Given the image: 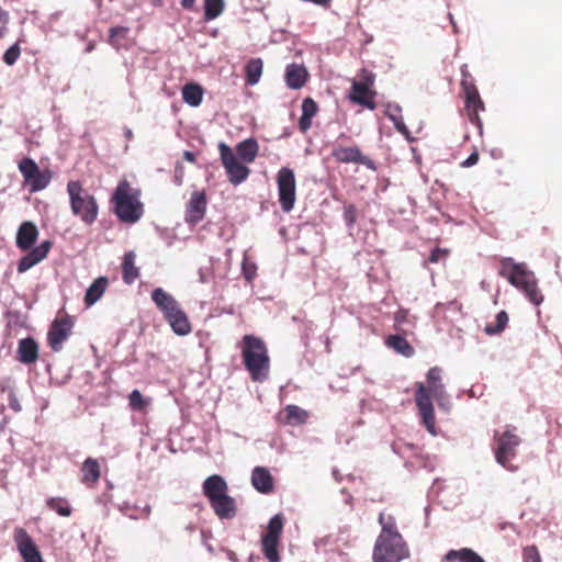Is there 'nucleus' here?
Wrapping results in <instances>:
<instances>
[{
	"label": "nucleus",
	"instance_id": "nucleus-3",
	"mask_svg": "<svg viewBox=\"0 0 562 562\" xmlns=\"http://www.w3.org/2000/svg\"><path fill=\"white\" fill-rule=\"evenodd\" d=\"M239 348L243 363L251 381H266L270 373V357L266 342L260 337L248 334L243 337Z\"/></svg>",
	"mask_w": 562,
	"mask_h": 562
},
{
	"label": "nucleus",
	"instance_id": "nucleus-16",
	"mask_svg": "<svg viewBox=\"0 0 562 562\" xmlns=\"http://www.w3.org/2000/svg\"><path fill=\"white\" fill-rule=\"evenodd\" d=\"M331 157L340 164H358L366 166L368 169L375 170L374 161L362 154L361 149L358 146H342L340 144H336L331 150Z\"/></svg>",
	"mask_w": 562,
	"mask_h": 562
},
{
	"label": "nucleus",
	"instance_id": "nucleus-45",
	"mask_svg": "<svg viewBox=\"0 0 562 562\" xmlns=\"http://www.w3.org/2000/svg\"><path fill=\"white\" fill-rule=\"evenodd\" d=\"M449 251L447 249L435 248L428 257L429 263H437L440 260H445L448 257Z\"/></svg>",
	"mask_w": 562,
	"mask_h": 562
},
{
	"label": "nucleus",
	"instance_id": "nucleus-46",
	"mask_svg": "<svg viewBox=\"0 0 562 562\" xmlns=\"http://www.w3.org/2000/svg\"><path fill=\"white\" fill-rule=\"evenodd\" d=\"M9 13L0 7V38H3L8 31Z\"/></svg>",
	"mask_w": 562,
	"mask_h": 562
},
{
	"label": "nucleus",
	"instance_id": "nucleus-7",
	"mask_svg": "<svg viewBox=\"0 0 562 562\" xmlns=\"http://www.w3.org/2000/svg\"><path fill=\"white\" fill-rule=\"evenodd\" d=\"M151 300L162 312L173 333L179 336H186L191 333V324L188 316L181 310L179 303L162 289L158 288L151 292Z\"/></svg>",
	"mask_w": 562,
	"mask_h": 562
},
{
	"label": "nucleus",
	"instance_id": "nucleus-15",
	"mask_svg": "<svg viewBox=\"0 0 562 562\" xmlns=\"http://www.w3.org/2000/svg\"><path fill=\"white\" fill-rule=\"evenodd\" d=\"M74 322L68 314L58 315L52 323L47 341L53 351L58 352L63 349L64 342L70 337Z\"/></svg>",
	"mask_w": 562,
	"mask_h": 562
},
{
	"label": "nucleus",
	"instance_id": "nucleus-50",
	"mask_svg": "<svg viewBox=\"0 0 562 562\" xmlns=\"http://www.w3.org/2000/svg\"><path fill=\"white\" fill-rule=\"evenodd\" d=\"M387 108H391V112L393 113V115H401V108L395 105V106H392V105H389Z\"/></svg>",
	"mask_w": 562,
	"mask_h": 562
},
{
	"label": "nucleus",
	"instance_id": "nucleus-53",
	"mask_svg": "<svg viewBox=\"0 0 562 562\" xmlns=\"http://www.w3.org/2000/svg\"><path fill=\"white\" fill-rule=\"evenodd\" d=\"M156 2H160L161 0H155Z\"/></svg>",
	"mask_w": 562,
	"mask_h": 562
},
{
	"label": "nucleus",
	"instance_id": "nucleus-8",
	"mask_svg": "<svg viewBox=\"0 0 562 562\" xmlns=\"http://www.w3.org/2000/svg\"><path fill=\"white\" fill-rule=\"evenodd\" d=\"M67 193L72 214L86 225H92L99 214L95 198L82 187L79 180H70L67 183Z\"/></svg>",
	"mask_w": 562,
	"mask_h": 562
},
{
	"label": "nucleus",
	"instance_id": "nucleus-24",
	"mask_svg": "<svg viewBox=\"0 0 562 562\" xmlns=\"http://www.w3.org/2000/svg\"><path fill=\"white\" fill-rule=\"evenodd\" d=\"M18 359L24 364H31L37 361L38 345L32 337H27L19 341Z\"/></svg>",
	"mask_w": 562,
	"mask_h": 562
},
{
	"label": "nucleus",
	"instance_id": "nucleus-34",
	"mask_svg": "<svg viewBox=\"0 0 562 562\" xmlns=\"http://www.w3.org/2000/svg\"><path fill=\"white\" fill-rule=\"evenodd\" d=\"M46 506L63 517H69L72 512L68 501L64 497H49L46 501Z\"/></svg>",
	"mask_w": 562,
	"mask_h": 562
},
{
	"label": "nucleus",
	"instance_id": "nucleus-26",
	"mask_svg": "<svg viewBox=\"0 0 562 562\" xmlns=\"http://www.w3.org/2000/svg\"><path fill=\"white\" fill-rule=\"evenodd\" d=\"M318 105L312 98H305L302 102V115L299 120V128L302 133L312 126V119L317 114Z\"/></svg>",
	"mask_w": 562,
	"mask_h": 562
},
{
	"label": "nucleus",
	"instance_id": "nucleus-43",
	"mask_svg": "<svg viewBox=\"0 0 562 562\" xmlns=\"http://www.w3.org/2000/svg\"><path fill=\"white\" fill-rule=\"evenodd\" d=\"M357 209L353 204L345 205L344 207V220L347 225L352 226L357 221Z\"/></svg>",
	"mask_w": 562,
	"mask_h": 562
},
{
	"label": "nucleus",
	"instance_id": "nucleus-52",
	"mask_svg": "<svg viewBox=\"0 0 562 562\" xmlns=\"http://www.w3.org/2000/svg\"><path fill=\"white\" fill-rule=\"evenodd\" d=\"M10 405L15 412H19L21 409L20 404L18 402L11 403Z\"/></svg>",
	"mask_w": 562,
	"mask_h": 562
},
{
	"label": "nucleus",
	"instance_id": "nucleus-10",
	"mask_svg": "<svg viewBox=\"0 0 562 562\" xmlns=\"http://www.w3.org/2000/svg\"><path fill=\"white\" fill-rule=\"evenodd\" d=\"M494 438L496 440V461L501 465L510 469L508 463L516 456V449L521 441L516 434V427L507 426L504 432H496Z\"/></svg>",
	"mask_w": 562,
	"mask_h": 562
},
{
	"label": "nucleus",
	"instance_id": "nucleus-37",
	"mask_svg": "<svg viewBox=\"0 0 562 562\" xmlns=\"http://www.w3.org/2000/svg\"><path fill=\"white\" fill-rule=\"evenodd\" d=\"M224 10L223 0H205L204 1V19L212 21L220 16Z\"/></svg>",
	"mask_w": 562,
	"mask_h": 562
},
{
	"label": "nucleus",
	"instance_id": "nucleus-1",
	"mask_svg": "<svg viewBox=\"0 0 562 562\" xmlns=\"http://www.w3.org/2000/svg\"><path fill=\"white\" fill-rule=\"evenodd\" d=\"M414 386V400L422 423L431 435H436V417L431 398L440 404L446 397V389L442 382V369L437 366L430 368L426 373V383L415 382Z\"/></svg>",
	"mask_w": 562,
	"mask_h": 562
},
{
	"label": "nucleus",
	"instance_id": "nucleus-32",
	"mask_svg": "<svg viewBox=\"0 0 562 562\" xmlns=\"http://www.w3.org/2000/svg\"><path fill=\"white\" fill-rule=\"evenodd\" d=\"M308 413L296 405H288L284 408V423L292 426L305 424Z\"/></svg>",
	"mask_w": 562,
	"mask_h": 562
},
{
	"label": "nucleus",
	"instance_id": "nucleus-12",
	"mask_svg": "<svg viewBox=\"0 0 562 562\" xmlns=\"http://www.w3.org/2000/svg\"><path fill=\"white\" fill-rule=\"evenodd\" d=\"M279 202L283 212L293 210L296 200L295 176L292 169L282 167L277 173Z\"/></svg>",
	"mask_w": 562,
	"mask_h": 562
},
{
	"label": "nucleus",
	"instance_id": "nucleus-9",
	"mask_svg": "<svg viewBox=\"0 0 562 562\" xmlns=\"http://www.w3.org/2000/svg\"><path fill=\"white\" fill-rule=\"evenodd\" d=\"M375 75L367 68H362L351 82L348 99L369 110L376 109V91L374 90Z\"/></svg>",
	"mask_w": 562,
	"mask_h": 562
},
{
	"label": "nucleus",
	"instance_id": "nucleus-31",
	"mask_svg": "<svg viewBox=\"0 0 562 562\" xmlns=\"http://www.w3.org/2000/svg\"><path fill=\"white\" fill-rule=\"evenodd\" d=\"M182 99L191 106H199L203 100V89L198 83H187L182 88Z\"/></svg>",
	"mask_w": 562,
	"mask_h": 562
},
{
	"label": "nucleus",
	"instance_id": "nucleus-22",
	"mask_svg": "<svg viewBox=\"0 0 562 562\" xmlns=\"http://www.w3.org/2000/svg\"><path fill=\"white\" fill-rule=\"evenodd\" d=\"M252 486L262 494H269L273 491V477L268 469L256 467L251 472Z\"/></svg>",
	"mask_w": 562,
	"mask_h": 562
},
{
	"label": "nucleus",
	"instance_id": "nucleus-47",
	"mask_svg": "<svg viewBox=\"0 0 562 562\" xmlns=\"http://www.w3.org/2000/svg\"><path fill=\"white\" fill-rule=\"evenodd\" d=\"M477 161H479V154H477V151H474L464 161L461 162V166L464 168H469V167L476 165Z\"/></svg>",
	"mask_w": 562,
	"mask_h": 562
},
{
	"label": "nucleus",
	"instance_id": "nucleus-4",
	"mask_svg": "<svg viewBox=\"0 0 562 562\" xmlns=\"http://www.w3.org/2000/svg\"><path fill=\"white\" fill-rule=\"evenodd\" d=\"M498 274L522 291L532 304L540 305L542 303L543 295L538 288L535 273L528 270L525 263H516L512 258H503Z\"/></svg>",
	"mask_w": 562,
	"mask_h": 562
},
{
	"label": "nucleus",
	"instance_id": "nucleus-41",
	"mask_svg": "<svg viewBox=\"0 0 562 562\" xmlns=\"http://www.w3.org/2000/svg\"><path fill=\"white\" fill-rule=\"evenodd\" d=\"M522 562H542L540 552L535 544L522 548Z\"/></svg>",
	"mask_w": 562,
	"mask_h": 562
},
{
	"label": "nucleus",
	"instance_id": "nucleus-13",
	"mask_svg": "<svg viewBox=\"0 0 562 562\" xmlns=\"http://www.w3.org/2000/svg\"><path fill=\"white\" fill-rule=\"evenodd\" d=\"M19 170L23 176L24 182L30 187L31 192H37L45 189L52 179L48 169L41 170L32 158H23L19 162Z\"/></svg>",
	"mask_w": 562,
	"mask_h": 562
},
{
	"label": "nucleus",
	"instance_id": "nucleus-42",
	"mask_svg": "<svg viewBox=\"0 0 562 562\" xmlns=\"http://www.w3.org/2000/svg\"><path fill=\"white\" fill-rule=\"evenodd\" d=\"M386 115L393 121L395 128L403 135H408L409 131L405 125L402 115H393L391 108L386 109Z\"/></svg>",
	"mask_w": 562,
	"mask_h": 562
},
{
	"label": "nucleus",
	"instance_id": "nucleus-19",
	"mask_svg": "<svg viewBox=\"0 0 562 562\" xmlns=\"http://www.w3.org/2000/svg\"><path fill=\"white\" fill-rule=\"evenodd\" d=\"M464 95V111L470 122L476 126H481L480 112L485 110L484 102L482 101L476 86H467L463 90Z\"/></svg>",
	"mask_w": 562,
	"mask_h": 562
},
{
	"label": "nucleus",
	"instance_id": "nucleus-5",
	"mask_svg": "<svg viewBox=\"0 0 562 562\" xmlns=\"http://www.w3.org/2000/svg\"><path fill=\"white\" fill-rule=\"evenodd\" d=\"M142 191L133 188L127 180H121L113 193L114 214L123 223L134 224L144 215Z\"/></svg>",
	"mask_w": 562,
	"mask_h": 562
},
{
	"label": "nucleus",
	"instance_id": "nucleus-29",
	"mask_svg": "<svg viewBox=\"0 0 562 562\" xmlns=\"http://www.w3.org/2000/svg\"><path fill=\"white\" fill-rule=\"evenodd\" d=\"M108 283L109 281L105 277L95 279L86 292L85 304L87 306L93 305L105 292Z\"/></svg>",
	"mask_w": 562,
	"mask_h": 562
},
{
	"label": "nucleus",
	"instance_id": "nucleus-17",
	"mask_svg": "<svg viewBox=\"0 0 562 562\" xmlns=\"http://www.w3.org/2000/svg\"><path fill=\"white\" fill-rule=\"evenodd\" d=\"M13 540L23 562H44L36 543L24 528L14 529Z\"/></svg>",
	"mask_w": 562,
	"mask_h": 562
},
{
	"label": "nucleus",
	"instance_id": "nucleus-14",
	"mask_svg": "<svg viewBox=\"0 0 562 562\" xmlns=\"http://www.w3.org/2000/svg\"><path fill=\"white\" fill-rule=\"evenodd\" d=\"M218 150L229 182L236 186L245 181L250 173L249 168L238 161L232 148L225 143L218 145Z\"/></svg>",
	"mask_w": 562,
	"mask_h": 562
},
{
	"label": "nucleus",
	"instance_id": "nucleus-30",
	"mask_svg": "<svg viewBox=\"0 0 562 562\" xmlns=\"http://www.w3.org/2000/svg\"><path fill=\"white\" fill-rule=\"evenodd\" d=\"M258 143L254 138L245 139L236 146L238 157L245 162H252L258 155Z\"/></svg>",
	"mask_w": 562,
	"mask_h": 562
},
{
	"label": "nucleus",
	"instance_id": "nucleus-48",
	"mask_svg": "<svg viewBox=\"0 0 562 562\" xmlns=\"http://www.w3.org/2000/svg\"><path fill=\"white\" fill-rule=\"evenodd\" d=\"M183 158L187 161H189V162H194L195 161V155L192 151H190V150H186L183 153Z\"/></svg>",
	"mask_w": 562,
	"mask_h": 562
},
{
	"label": "nucleus",
	"instance_id": "nucleus-18",
	"mask_svg": "<svg viewBox=\"0 0 562 562\" xmlns=\"http://www.w3.org/2000/svg\"><path fill=\"white\" fill-rule=\"evenodd\" d=\"M207 199L205 192L193 191L186 206L184 220L189 225H196L200 223L206 212Z\"/></svg>",
	"mask_w": 562,
	"mask_h": 562
},
{
	"label": "nucleus",
	"instance_id": "nucleus-54",
	"mask_svg": "<svg viewBox=\"0 0 562 562\" xmlns=\"http://www.w3.org/2000/svg\"><path fill=\"white\" fill-rule=\"evenodd\" d=\"M1 429H2V428L0 427V430H1Z\"/></svg>",
	"mask_w": 562,
	"mask_h": 562
},
{
	"label": "nucleus",
	"instance_id": "nucleus-6",
	"mask_svg": "<svg viewBox=\"0 0 562 562\" xmlns=\"http://www.w3.org/2000/svg\"><path fill=\"white\" fill-rule=\"evenodd\" d=\"M202 490L214 513L221 519H231L236 515L235 499L227 494V483L221 475L213 474L206 477Z\"/></svg>",
	"mask_w": 562,
	"mask_h": 562
},
{
	"label": "nucleus",
	"instance_id": "nucleus-20",
	"mask_svg": "<svg viewBox=\"0 0 562 562\" xmlns=\"http://www.w3.org/2000/svg\"><path fill=\"white\" fill-rule=\"evenodd\" d=\"M52 243L44 240L37 247L31 249L18 263V272L23 273L45 259L50 250Z\"/></svg>",
	"mask_w": 562,
	"mask_h": 562
},
{
	"label": "nucleus",
	"instance_id": "nucleus-51",
	"mask_svg": "<svg viewBox=\"0 0 562 562\" xmlns=\"http://www.w3.org/2000/svg\"><path fill=\"white\" fill-rule=\"evenodd\" d=\"M469 562H485V561L475 552L474 557H472Z\"/></svg>",
	"mask_w": 562,
	"mask_h": 562
},
{
	"label": "nucleus",
	"instance_id": "nucleus-39",
	"mask_svg": "<svg viewBox=\"0 0 562 562\" xmlns=\"http://www.w3.org/2000/svg\"><path fill=\"white\" fill-rule=\"evenodd\" d=\"M128 33V27L125 26H115L110 30V44L119 48L121 46V41L125 40Z\"/></svg>",
	"mask_w": 562,
	"mask_h": 562
},
{
	"label": "nucleus",
	"instance_id": "nucleus-38",
	"mask_svg": "<svg viewBox=\"0 0 562 562\" xmlns=\"http://www.w3.org/2000/svg\"><path fill=\"white\" fill-rule=\"evenodd\" d=\"M150 400L145 398L138 390H134L128 395V405L132 411L143 412L149 405Z\"/></svg>",
	"mask_w": 562,
	"mask_h": 562
},
{
	"label": "nucleus",
	"instance_id": "nucleus-35",
	"mask_svg": "<svg viewBox=\"0 0 562 562\" xmlns=\"http://www.w3.org/2000/svg\"><path fill=\"white\" fill-rule=\"evenodd\" d=\"M508 314L505 311H501L496 314L495 322L486 324L485 333L487 335L501 334L508 324Z\"/></svg>",
	"mask_w": 562,
	"mask_h": 562
},
{
	"label": "nucleus",
	"instance_id": "nucleus-36",
	"mask_svg": "<svg viewBox=\"0 0 562 562\" xmlns=\"http://www.w3.org/2000/svg\"><path fill=\"white\" fill-rule=\"evenodd\" d=\"M475 551L469 548H462L460 550H450L448 551L443 558L442 562H469L472 557H474Z\"/></svg>",
	"mask_w": 562,
	"mask_h": 562
},
{
	"label": "nucleus",
	"instance_id": "nucleus-23",
	"mask_svg": "<svg viewBox=\"0 0 562 562\" xmlns=\"http://www.w3.org/2000/svg\"><path fill=\"white\" fill-rule=\"evenodd\" d=\"M308 78V72L303 65L290 64L285 68V83L291 89L302 88Z\"/></svg>",
	"mask_w": 562,
	"mask_h": 562
},
{
	"label": "nucleus",
	"instance_id": "nucleus-2",
	"mask_svg": "<svg viewBox=\"0 0 562 562\" xmlns=\"http://www.w3.org/2000/svg\"><path fill=\"white\" fill-rule=\"evenodd\" d=\"M379 524L381 532L373 547V562H401L408 558L409 549L397 529L395 517L380 513Z\"/></svg>",
	"mask_w": 562,
	"mask_h": 562
},
{
	"label": "nucleus",
	"instance_id": "nucleus-44",
	"mask_svg": "<svg viewBox=\"0 0 562 562\" xmlns=\"http://www.w3.org/2000/svg\"><path fill=\"white\" fill-rule=\"evenodd\" d=\"M461 76H462V79H461V90H467V86L471 85V86H475V82H474V78L472 77V75L470 74L469 69H468V65H462L461 66Z\"/></svg>",
	"mask_w": 562,
	"mask_h": 562
},
{
	"label": "nucleus",
	"instance_id": "nucleus-40",
	"mask_svg": "<svg viewBox=\"0 0 562 562\" xmlns=\"http://www.w3.org/2000/svg\"><path fill=\"white\" fill-rule=\"evenodd\" d=\"M21 55V47H20V43L16 42L15 44H13L12 46H10L3 54V61L4 64H7L8 66H12L16 63V60L19 59Z\"/></svg>",
	"mask_w": 562,
	"mask_h": 562
},
{
	"label": "nucleus",
	"instance_id": "nucleus-28",
	"mask_svg": "<svg viewBox=\"0 0 562 562\" xmlns=\"http://www.w3.org/2000/svg\"><path fill=\"white\" fill-rule=\"evenodd\" d=\"M139 277L138 268L135 266V254L128 251L123 257L122 278L126 284H132Z\"/></svg>",
	"mask_w": 562,
	"mask_h": 562
},
{
	"label": "nucleus",
	"instance_id": "nucleus-27",
	"mask_svg": "<svg viewBox=\"0 0 562 562\" xmlns=\"http://www.w3.org/2000/svg\"><path fill=\"white\" fill-rule=\"evenodd\" d=\"M385 345L406 358H411L415 353L414 347L407 341L405 337L401 335L387 336L385 339Z\"/></svg>",
	"mask_w": 562,
	"mask_h": 562
},
{
	"label": "nucleus",
	"instance_id": "nucleus-25",
	"mask_svg": "<svg viewBox=\"0 0 562 562\" xmlns=\"http://www.w3.org/2000/svg\"><path fill=\"white\" fill-rule=\"evenodd\" d=\"M81 482L88 487H94L101 476L99 462L92 458L86 459L81 465Z\"/></svg>",
	"mask_w": 562,
	"mask_h": 562
},
{
	"label": "nucleus",
	"instance_id": "nucleus-49",
	"mask_svg": "<svg viewBox=\"0 0 562 562\" xmlns=\"http://www.w3.org/2000/svg\"><path fill=\"white\" fill-rule=\"evenodd\" d=\"M195 0H181V5L184 9H192L194 5Z\"/></svg>",
	"mask_w": 562,
	"mask_h": 562
},
{
	"label": "nucleus",
	"instance_id": "nucleus-33",
	"mask_svg": "<svg viewBox=\"0 0 562 562\" xmlns=\"http://www.w3.org/2000/svg\"><path fill=\"white\" fill-rule=\"evenodd\" d=\"M262 67L263 64L260 58H252L247 63L245 67L247 85L254 86L258 83L262 74Z\"/></svg>",
	"mask_w": 562,
	"mask_h": 562
},
{
	"label": "nucleus",
	"instance_id": "nucleus-11",
	"mask_svg": "<svg viewBox=\"0 0 562 562\" xmlns=\"http://www.w3.org/2000/svg\"><path fill=\"white\" fill-rule=\"evenodd\" d=\"M282 530L283 517L277 514L269 520L267 531L261 538L262 553L269 562L280 561L278 547Z\"/></svg>",
	"mask_w": 562,
	"mask_h": 562
},
{
	"label": "nucleus",
	"instance_id": "nucleus-21",
	"mask_svg": "<svg viewBox=\"0 0 562 562\" xmlns=\"http://www.w3.org/2000/svg\"><path fill=\"white\" fill-rule=\"evenodd\" d=\"M38 237V229L32 222H23L16 233V247L23 251L30 250Z\"/></svg>",
	"mask_w": 562,
	"mask_h": 562
}]
</instances>
